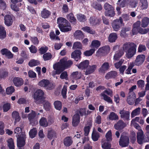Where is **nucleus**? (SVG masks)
Instances as JSON below:
<instances>
[{
  "mask_svg": "<svg viewBox=\"0 0 149 149\" xmlns=\"http://www.w3.org/2000/svg\"><path fill=\"white\" fill-rule=\"evenodd\" d=\"M136 45L132 42H126L123 45V50L126 53V55L128 58H132L136 53Z\"/></svg>",
  "mask_w": 149,
  "mask_h": 149,
  "instance_id": "obj_1",
  "label": "nucleus"
},
{
  "mask_svg": "<svg viewBox=\"0 0 149 149\" xmlns=\"http://www.w3.org/2000/svg\"><path fill=\"white\" fill-rule=\"evenodd\" d=\"M141 22L140 21H137L133 25L132 30L133 35H136L138 33L141 34L147 33L149 31L148 28L143 29L141 27Z\"/></svg>",
  "mask_w": 149,
  "mask_h": 149,
  "instance_id": "obj_2",
  "label": "nucleus"
},
{
  "mask_svg": "<svg viewBox=\"0 0 149 149\" xmlns=\"http://www.w3.org/2000/svg\"><path fill=\"white\" fill-rule=\"evenodd\" d=\"M53 68L55 70V74H59L65 70L62 59H61L59 62H57L53 65Z\"/></svg>",
  "mask_w": 149,
  "mask_h": 149,
  "instance_id": "obj_3",
  "label": "nucleus"
},
{
  "mask_svg": "<svg viewBox=\"0 0 149 149\" xmlns=\"http://www.w3.org/2000/svg\"><path fill=\"white\" fill-rule=\"evenodd\" d=\"M123 24L124 23L122 18L121 17H120L119 19H115L113 21L111 24V26L113 30L117 31L120 30Z\"/></svg>",
  "mask_w": 149,
  "mask_h": 149,
  "instance_id": "obj_4",
  "label": "nucleus"
},
{
  "mask_svg": "<svg viewBox=\"0 0 149 149\" xmlns=\"http://www.w3.org/2000/svg\"><path fill=\"white\" fill-rule=\"evenodd\" d=\"M18 136L17 137V146L19 148L23 147L25 144L26 140V135L25 132H23L21 133L20 135H17Z\"/></svg>",
  "mask_w": 149,
  "mask_h": 149,
  "instance_id": "obj_5",
  "label": "nucleus"
},
{
  "mask_svg": "<svg viewBox=\"0 0 149 149\" xmlns=\"http://www.w3.org/2000/svg\"><path fill=\"white\" fill-rule=\"evenodd\" d=\"M44 93L43 91L39 89L35 92L33 96L34 99L36 102L42 101L45 99Z\"/></svg>",
  "mask_w": 149,
  "mask_h": 149,
  "instance_id": "obj_6",
  "label": "nucleus"
},
{
  "mask_svg": "<svg viewBox=\"0 0 149 149\" xmlns=\"http://www.w3.org/2000/svg\"><path fill=\"white\" fill-rule=\"evenodd\" d=\"M129 143V139L127 136L121 135L119 141V145L122 147L128 146Z\"/></svg>",
  "mask_w": 149,
  "mask_h": 149,
  "instance_id": "obj_7",
  "label": "nucleus"
},
{
  "mask_svg": "<svg viewBox=\"0 0 149 149\" xmlns=\"http://www.w3.org/2000/svg\"><path fill=\"white\" fill-rule=\"evenodd\" d=\"M38 85L42 87H47V89L48 90L52 89V85L50 84L49 81L47 79H42L39 82Z\"/></svg>",
  "mask_w": 149,
  "mask_h": 149,
  "instance_id": "obj_8",
  "label": "nucleus"
},
{
  "mask_svg": "<svg viewBox=\"0 0 149 149\" xmlns=\"http://www.w3.org/2000/svg\"><path fill=\"white\" fill-rule=\"evenodd\" d=\"M57 23L59 28L65 26H68L70 23L65 19L62 17H59L57 19Z\"/></svg>",
  "mask_w": 149,
  "mask_h": 149,
  "instance_id": "obj_9",
  "label": "nucleus"
},
{
  "mask_svg": "<svg viewBox=\"0 0 149 149\" xmlns=\"http://www.w3.org/2000/svg\"><path fill=\"white\" fill-rule=\"evenodd\" d=\"M82 53L80 50L76 49L72 52L71 54V57L74 58L75 61H78L81 58Z\"/></svg>",
  "mask_w": 149,
  "mask_h": 149,
  "instance_id": "obj_10",
  "label": "nucleus"
},
{
  "mask_svg": "<svg viewBox=\"0 0 149 149\" xmlns=\"http://www.w3.org/2000/svg\"><path fill=\"white\" fill-rule=\"evenodd\" d=\"M119 113L122 119L125 121H128L130 120V112L128 111H126L124 109L120 111Z\"/></svg>",
  "mask_w": 149,
  "mask_h": 149,
  "instance_id": "obj_11",
  "label": "nucleus"
},
{
  "mask_svg": "<svg viewBox=\"0 0 149 149\" xmlns=\"http://www.w3.org/2000/svg\"><path fill=\"white\" fill-rule=\"evenodd\" d=\"M145 55L143 54L138 55L134 61V63L136 65L139 66L142 65L145 61Z\"/></svg>",
  "mask_w": 149,
  "mask_h": 149,
  "instance_id": "obj_12",
  "label": "nucleus"
},
{
  "mask_svg": "<svg viewBox=\"0 0 149 149\" xmlns=\"http://www.w3.org/2000/svg\"><path fill=\"white\" fill-rule=\"evenodd\" d=\"M36 115V112L32 110L31 112L28 114V119L30 122V124L33 125L35 124L34 118Z\"/></svg>",
  "mask_w": 149,
  "mask_h": 149,
  "instance_id": "obj_13",
  "label": "nucleus"
},
{
  "mask_svg": "<svg viewBox=\"0 0 149 149\" xmlns=\"http://www.w3.org/2000/svg\"><path fill=\"white\" fill-rule=\"evenodd\" d=\"M13 16L7 15L4 17V23L6 25L9 26L12 25L13 23Z\"/></svg>",
  "mask_w": 149,
  "mask_h": 149,
  "instance_id": "obj_14",
  "label": "nucleus"
},
{
  "mask_svg": "<svg viewBox=\"0 0 149 149\" xmlns=\"http://www.w3.org/2000/svg\"><path fill=\"white\" fill-rule=\"evenodd\" d=\"M1 52L3 55H5L8 59H11L13 57V54L7 49L3 48L1 50Z\"/></svg>",
  "mask_w": 149,
  "mask_h": 149,
  "instance_id": "obj_15",
  "label": "nucleus"
},
{
  "mask_svg": "<svg viewBox=\"0 0 149 149\" xmlns=\"http://www.w3.org/2000/svg\"><path fill=\"white\" fill-rule=\"evenodd\" d=\"M126 126V124L122 120H119L114 125V128L116 130H121Z\"/></svg>",
  "mask_w": 149,
  "mask_h": 149,
  "instance_id": "obj_16",
  "label": "nucleus"
},
{
  "mask_svg": "<svg viewBox=\"0 0 149 149\" xmlns=\"http://www.w3.org/2000/svg\"><path fill=\"white\" fill-rule=\"evenodd\" d=\"M137 140L138 143L139 144H141L144 139V133L142 130H140L137 132Z\"/></svg>",
  "mask_w": 149,
  "mask_h": 149,
  "instance_id": "obj_17",
  "label": "nucleus"
},
{
  "mask_svg": "<svg viewBox=\"0 0 149 149\" xmlns=\"http://www.w3.org/2000/svg\"><path fill=\"white\" fill-rule=\"evenodd\" d=\"M89 63V61L86 60L81 62L79 64H77L76 65L77 67L78 68L84 70L86 69L88 66Z\"/></svg>",
  "mask_w": 149,
  "mask_h": 149,
  "instance_id": "obj_18",
  "label": "nucleus"
},
{
  "mask_svg": "<svg viewBox=\"0 0 149 149\" xmlns=\"http://www.w3.org/2000/svg\"><path fill=\"white\" fill-rule=\"evenodd\" d=\"M51 13L50 11L47 10L46 8H44L41 11L40 15L42 18L47 19L50 16Z\"/></svg>",
  "mask_w": 149,
  "mask_h": 149,
  "instance_id": "obj_19",
  "label": "nucleus"
},
{
  "mask_svg": "<svg viewBox=\"0 0 149 149\" xmlns=\"http://www.w3.org/2000/svg\"><path fill=\"white\" fill-rule=\"evenodd\" d=\"M97 68V65H94L91 66H88L86 69V71L85 72V74L88 75L93 72Z\"/></svg>",
  "mask_w": 149,
  "mask_h": 149,
  "instance_id": "obj_20",
  "label": "nucleus"
},
{
  "mask_svg": "<svg viewBox=\"0 0 149 149\" xmlns=\"http://www.w3.org/2000/svg\"><path fill=\"white\" fill-rule=\"evenodd\" d=\"M80 116H78L74 114L72 117V124L73 127H76L78 126L80 121Z\"/></svg>",
  "mask_w": 149,
  "mask_h": 149,
  "instance_id": "obj_21",
  "label": "nucleus"
},
{
  "mask_svg": "<svg viewBox=\"0 0 149 149\" xmlns=\"http://www.w3.org/2000/svg\"><path fill=\"white\" fill-rule=\"evenodd\" d=\"M13 83L16 86H20L22 85L24 83L22 78L19 77H15L13 79Z\"/></svg>",
  "mask_w": 149,
  "mask_h": 149,
  "instance_id": "obj_22",
  "label": "nucleus"
},
{
  "mask_svg": "<svg viewBox=\"0 0 149 149\" xmlns=\"http://www.w3.org/2000/svg\"><path fill=\"white\" fill-rule=\"evenodd\" d=\"M86 111L85 108H81L77 109L75 112V115L78 116H82L86 115Z\"/></svg>",
  "mask_w": 149,
  "mask_h": 149,
  "instance_id": "obj_23",
  "label": "nucleus"
},
{
  "mask_svg": "<svg viewBox=\"0 0 149 149\" xmlns=\"http://www.w3.org/2000/svg\"><path fill=\"white\" fill-rule=\"evenodd\" d=\"M74 36L76 39L79 40L83 39L84 37L83 32L80 30L76 31L74 33Z\"/></svg>",
  "mask_w": 149,
  "mask_h": 149,
  "instance_id": "obj_24",
  "label": "nucleus"
},
{
  "mask_svg": "<svg viewBox=\"0 0 149 149\" xmlns=\"http://www.w3.org/2000/svg\"><path fill=\"white\" fill-rule=\"evenodd\" d=\"M73 141L71 136H67L63 140L64 145L67 147H69L72 144Z\"/></svg>",
  "mask_w": 149,
  "mask_h": 149,
  "instance_id": "obj_25",
  "label": "nucleus"
},
{
  "mask_svg": "<svg viewBox=\"0 0 149 149\" xmlns=\"http://www.w3.org/2000/svg\"><path fill=\"white\" fill-rule=\"evenodd\" d=\"M47 137L50 140L56 138V133L54 130H51L48 131Z\"/></svg>",
  "mask_w": 149,
  "mask_h": 149,
  "instance_id": "obj_26",
  "label": "nucleus"
},
{
  "mask_svg": "<svg viewBox=\"0 0 149 149\" xmlns=\"http://www.w3.org/2000/svg\"><path fill=\"white\" fill-rule=\"evenodd\" d=\"M12 117L15 119V124L17 122L19 121L20 120V117L19 115V113L18 112L16 111H13L12 113Z\"/></svg>",
  "mask_w": 149,
  "mask_h": 149,
  "instance_id": "obj_27",
  "label": "nucleus"
},
{
  "mask_svg": "<svg viewBox=\"0 0 149 149\" xmlns=\"http://www.w3.org/2000/svg\"><path fill=\"white\" fill-rule=\"evenodd\" d=\"M109 67V65L108 62H105L102 64L101 68L99 69V71L101 73H105Z\"/></svg>",
  "mask_w": 149,
  "mask_h": 149,
  "instance_id": "obj_28",
  "label": "nucleus"
},
{
  "mask_svg": "<svg viewBox=\"0 0 149 149\" xmlns=\"http://www.w3.org/2000/svg\"><path fill=\"white\" fill-rule=\"evenodd\" d=\"M89 20L91 24L93 26L97 25L99 24V19L95 17H91Z\"/></svg>",
  "mask_w": 149,
  "mask_h": 149,
  "instance_id": "obj_29",
  "label": "nucleus"
},
{
  "mask_svg": "<svg viewBox=\"0 0 149 149\" xmlns=\"http://www.w3.org/2000/svg\"><path fill=\"white\" fill-rule=\"evenodd\" d=\"M117 72L115 71H111L107 74L105 78L107 79L111 78H115L117 75Z\"/></svg>",
  "mask_w": 149,
  "mask_h": 149,
  "instance_id": "obj_30",
  "label": "nucleus"
},
{
  "mask_svg": "<svg viewBox=\"0 0 149 149\" xmlns=\"http://www.w3.org/2000/svg\"><path fill=\"white\" fill-rule=\"evenodd\" d=\"M81 29L84 31L86 32L91 34H94L95 33V31L88 26H85L82 27Z\"/></svg>",
  "mask_w": 149,
  "mask_h": 149,
  "instance_id": "obj_31",
  "label": "nucleus"
},
{
  "mask_svg": "<svg viewBox=\"0 0 149 149\" xmlns=\"http://www.w3.org/2000/svg\"><path fill=\"white\" fill-rule=\"evenodd\" d=\"M6 33L5 28L0 25V39L3 40L6 38Z\"/></svg>",
  "mask_w": 149,
  "mask_h": 149,
  "instance_id": "obj_32",
  "label": "nucleus"
},
{
  "mask_svg": "<svg viewBox=\"0 0 149 149\" xmlns=\"http://www.w3.org/2000/svg\"><path fill=\"white\" fill-rule=\"evenodd\" d=\"M67 18L72 24H76V19L73 13H70L68 15Z\"/></svg>",
  "mask_w": 149,
  "mask_h": 149,
  "instance_id": "obj_33",
  "label": "nucleus"
},
{
  "mask_svg": "<svg viewBox=\"0 0 149 149\" xmlns=\"http://www.w3.org/2000/svg\"><path fill=\"white\" fill-rule=\"evenodd\" d=\"M130 28L128 26H126L123 28L120 31V36L122 37L125 38L127 36L126 32L130 31Z\"/></svg>",
  "mask_w": 149,
  "mask_h": 149,
  "instance_id": "obj_34",
  "label": "nucleus"
},
{
  "mask_svg": "<svg viewBox=\"0 0 149 149\" xmlns=\"http://www.w3.org/2000/svg\"><path fill=\"white\" fill-rule=\"evenodd\" d=\"M107 119L108 120L109 119V120H118L119 118L116 114L113 112H111L110 113L108 117L107 118Z\"/></svg>",
  "mask_w": 149,
  "mask_h": 149,
  "instance_id": "obj_35",
  "label": "nucleus"
},
{
  "mask_svg": "<svg viewBox=\"0 0 149 149\" xmlns=\"http://www.w3.org/2000/svg\"><path fill=\"white\" fill-rule=\"evenodd\" d=\"M139 5L142 10L146 9L148 7L147 0H140Z\"/></svg>",
  "mask_w": 149,
  "mask_h": 149,
  "instance_id": "obj_36",
  "label": "nucleus"
},
{
  "mask_svg": "<svg viewBox=\"0 0 149 149\" xmlns=\"http://www.w3.org/2000/svg\"><path fill=\"white\" fill-rule=\"evenodd\" d=\"M101 45L100 42L98 40H93L91 43L90 47L92 48L97 49Z\"/></svg>",
  "mask_w": 149,
  "mask_h": 149,
  "instance_id": "obj_37",
  "label": "nucleus"
},
{
  "mask_svg": "<svg viewBox=\"0 0 149 149\" xmlns=\"http://www.w3.org/2000/svg\"><path fill=\"white\" fill-rule=\"evenodd\" d=\"M87 125L85 126L84 128V135L85 136L88 135L90 132V129L92 126V124L90 122L88 123Z\"/></svg>",
  "mask_w": 149,
  "mask_h": 149,
  "instance_id": "obj_38",
  "label": "nucleus"
},
{
  "mask_svg": "<svg viewBox=\"0 0 149 149\" xmlns=\"http://www.w3.org/2000/svg\"><path fill=\"white\" fill-rule=\"evenodd\" d=\"M149 24V18L145 17H144L141 20V26L143 28H145L148 26Z\"/></svg>",
  "mask_w": 149,
  "mask_h": 149,
  "instance_id": "obj_39",
  "label": "nucleus"
},
{
  "mask_svg": "<svg viewBox=\"0 0 149 149\" xmlns=\"http://www.w3.org/2000/svg\"><path fill=\"white\" fill-rule=\"evenodd\" d=\"M117 36L116 33H111L110 34L109 37V40L110 42H115L117 38Z\"/></svg>",
  "mask_w": 149,
  "mask_h": 149,
  "instance_id": "obj_40",
  "label": "nucleus"
},
{
  "mask_svg": "<svg viewBox=\"0 0 149 149\" xmlns=\"http://www.w3.org/2000/svg\"><path fill=\"white\" fill-rule=\"evenodd\" d=\"M37 133V130L36 128L34 127L31 129L29 132V135L30 137L33 139L36 136Z\"/></svg>",
  "mask_w": 149,
  "mask_h": 149,
  "instance_id": "obj_41",
  "label": "nucleus"
},
{
  "mask_svg": "<svg viewBox=\"0 0 149 149\" xmlns=\"http://www.w3.org/2000/svg\"><path fill=\"white\" fill-rule=\"evenodd\" d=\"M40 64V61L37 60L32 59L30 60L29 63V65L30 67L37 66Z\"/></svg>",
  "mask_w": 149,
  "mask_h": 149,
  "instance_id": "obj_42",
  "label": "nucleus"
},
{
  "mask_svg": "<svg viewBox=\"0 0 149 149\" xmlns=\"http://www.w3.org/2000/svg\"><path fill=\"white\" fill-rule=\"evenodd\" d=\"M39 124L41 126L44 127H47L48 125L46 118L44 117L41 118L40 120Z\"/></svg>",
  "mask_w": 149,
  "mask_h": 149,
  "instance_id": "obj_43",
  "label": "nucleus"
},
{
  "mask_svg": "<svg viewBox=\"0 0 149 149\" xmlns=\"http://www.w3.org/2000/svg\"><path fill=\"white\" fill-rule=\"evenodd\" d=\"M136 95L134 92L132 93V95H128L127 101L128 103L130 105H132L134 104V102L132 98L135 97Z\"/></svg>",
  "mask_w": 149,
  "mask_h": 149,
  "instance_id": "obj_44",
  "label": "nucleus"
},
{
  "mask_svg": "<svg viewBox=\"0 0 149 149\" xmlns=\"http://www.w3.org/2000/svg\"><path fill=\"white\" fill-rule=\"evenodd\" d=\"M62 59L65 69L70 67L73 63V62L70 60L66 61L64 59Z\"/></svg>",
  "mask_w": 149,
  "mask_h": 149,
  "instance_id": "obj_45",
  "label": "nucleus"
},
{
  "mask_svg": "<svg viewBox=\"0 0 149 149\" xmlns=\"http://www.w3.org/2000/svg\"><path fill=\"white\" fill-rule=\"evenodd\" d=\"M8 72L5 70H0V79L5 78L8 77Z\"/></svg>",
  "mask_w": 149,
  "mask_h": 149,
  "instance_id": "obj_46",
  "label": "nucleus"
},
{
  "mask_svg": "<svg viewBox=\"0 0 149 149\" xmlns=\"http://www.w3.org/2000/svg\"><path fill=\"white\" fill-rule=\"evenodd\" d=\"M54 104L55 108L59 111L61 110L62 108V103L58 100H56L54 101Z\"/></svg>",
  "mask_w": 149,
  "mask_h": 149,
  "instance_id": "obj_47",
  "label": "nucleus"
},
{
  "mask_svg": "<svg viewBox=\"0 0 149 149\" xmlns=\"http://www.w3.org/2000/svg\"><path fill=\"white\" fill-rule=\"evenodd\" d=\"M141 108L139 107L133 110L131 114V117L133 118L135 116L139 115L140 113Z\"/></svg>",
  "mask_w": 149,
  "mask_h": 149,
  "instance_id": "obj_48",
  "label": "nucleus"
},
{
  "mask_svg": "<svg viewBox=\"0 0 149 149\" xmlns=\"http://www.w3.org/2000/svg\"><path fill=\"white\" fill-rule=\"evenodd\" d=\"M138 4L137 0H128V4L132 8H135Z\"/></svg>",
  "mask_w": 149,
  "mask_h": 149,
  "instance_id": "obj_49",
  "label": "nucleus"
},
{
  "mask_svg": "<svg viewBox=\"0 0 149 149\" xmlns=\"http://www.w3.org/2000/svg\"><path fill=\"white\" fill-rule=\"evenodd\" d=\"M100 95L101 96L103 97V99L105 101L109 103L112 104V100L110 97H109L103 93H101Z\"/></svg>",
  "mask_w": 149,
  "mask_h": 149,
  "instance_id": "obj_50",
  "label": "nucleus"
},
{
  "mask_svg": "<svg viewBox=\"0 0 149 149\" xmlns=\"http://www.w3.org/2000/svg\"><path fill=\"white\" fill-rule=\"evenodd\" d=\"M51 106L50 103L47 100H45L43 104V107L47 111L50 110Z\"/></svg>",
  "mask_w": 149,
  "mask_h": 149,
  "instance_id": "obj_51",
  "label": "nucleus"
},
{
  "mask_svg": "<svg viewBox=\"0 0 149 149\" xmlns=\"http://www.w3.org/2000/svg\"><path fill=\"white\" fill-rule=\"evenodd\" d=\"M73 49H82V46L81 43L79 42H74L72 47Z\"/></svg>",
  "mask_w": 149,
  "mask_h": 149,
  "instance_id": "obj_52",
  "label": "nucleus"
},
{
  "mask_svg": "<svg viewBox=\"0 0 149 149\" xmlns=\"http://www.w3.org/2000/svg\"><path fill=\"white\" fill-rule=\"evenodd\" d=\"M115 15L114 10H112V11L109 10H105V15L106 16H108L111 17H114Z\"/></svg>",
  "mask_w": 149,
  "mask_h": 149,
  "instance_id": "obj_53",
  "label": "nucleus"
},
{
  "mask_svg": "<svg viewBox=\"0 0 149 149\" xmlns=\"http://www.w3.org/2000/svg\"><path fill=\"white\" fill-rule=\"evenodd\" d=\"M43 58L44 61L50 60L52 58V55L49 52L46 53L43 55Z\"/></svg>",
  "mask_w": 149,
  "mask_h": 149,
  "instance_id": "obj_54",
  "label": "nucleus"
},
{
  "mask_svg": "<svg viewBox=\"0 0 149 149\" xmlns=\"http://www.w3.org/2000/svg\"><path fill=\"white\" fill-rule=\"evenodd\" d=\"M77 19L80 22H84L86 20V16L82 14H79L77 15Z\"/></svg>",
  "mask_w": 149,
  "mask_h": 149,
  "instance_id": "obj_55",
  "label": "nucleus"
},
{
  "mask_svg": "<svg viewBox=\"0 0 149 149\" xmlns=\"http://www.w3.org/2000/svg\"><path fill=\"white\" fill-rule=\"evenodd\" d=\"M105 137L108 141H111L112 140V134L111 131L109 130L105 135Z\"/></svg>",
  "mask_w": 149,
  "mask_h": 149,
  "instance_id": "obj_56",
  "label": "nucleus"
},
{
  "mask_svg": "<svg viewBox=\"0 0 149 149\" xmlns=\"http://www.w3.org/2000/svg\"><path fill=\"white\" fill-rule=\"evenodd\" d=\"M92 6L93 8L99 10H100L102 9L101 4L96 2H93L92 3Z\"/></svg>",
  "mask_w": 149,
  "mask_h": 149,
  "instance_id": "obj_57",
  "label": "nucleus"
},
{
  "mask_svg": "<svg viewBox=\"0 0 149 149\" xmlns=\"http://www.w3.org/2000/svg\"><path fill=\"white\" fill-rule=\"evenodd\" d=\"M95 49L92 48L89 50H86L84 52V54L85 56H88L92 55L95 52Z\"/></svg>",
  "mask_w": 149,
  "mask_h": 149,
  "instance_id": "obj_58",
  "label": "nucleus"
},
{
  "mask_svg": "<svg viewBox=\"0 0 149 149\" xmlns=\"http://www.w3.org/2000/svg\"><path fill=\"white\" fill-rule=\"evenodd\" d=\"M134 66V64L133 62H131L129 64H128V67L125 73L127 74H131V70Z\"/></svg>",
  "mask_w": 149,
  "mask_h": 149,
  "instance_id": "obj_59",
  "label": "nucleus"
},
{
  "mask_svg": "<svg viewBox=\"0 0 149 149\" xmlns=\"http://www.w3.org/2000/svg\"><path fill=\"white\" fill-rule=\"evenodd\" d=\"M48 49V48L47 46H42L39 49L38 51L40 54H44L46 53Z\"/></svg>",
  "mask_w": 149,
  "mask_h": 149,
  "instance_id": "obj_60",
  "label": "nucleus"
},
{
  "mask_svg": "<svg viewBox=\"0 0 149 149\" xmlns=\"http://www.w3.org/2000/svg\"><path fill=\"white\" fill-rule=\"evenodd\" d=\"M59 29L61 32H64L70 31L72 29L71 26L69 25L68 26H65Z\"/></svg>",
  "mask_w": 149,
  "mask_h": 149,
  "instance_id": "obj_61",
  "label": "nucleus"
},
{
  "mask_svg": "<svg viewBox=\"0 0 149 149\" xmlns=\"http://www.w3.org/2000/svg\"><path fill=\"white\" fill-rule=\"evenodd\" d=\"M30 40L33 43L36 45H37L39 43V40L37 37H30Z\"/></svg>",
  "mask_w": 149,
  "mask_h": 149,
  "instance_id": "obj_62",
  "label": "nucleus"
},
{
  "mask_svg": "<svg viewBox=\"0 0 149 149\" xmlns=\"http://www.w3.org/2000/svg\"><path fill=\"white\" fill-rule=\"evenodd\" d=\"M100 137L99 134L97 132H93L92 134V138L93 140L95 141H97Z\"/></svg>",
  "mask_w": 149,
  "mask_h": 149,
  "instance_id": "obj_63",
  "label": "nucleus"
},
{
  "mask_svg": "<svg viewBox=\"0 0 149 149\" xmlns=\"http://www.w3.org/2000/svg\"><path fill=\"white\" fill-rule=\"evenodd\" d=\"M111 145L109 142H105L102 144V147L103 149H110Z\"/></svg>",
  "mask_w": 149,
  "mask_h": 149,
  "instance_id": "obj_64",
  "label": "nucleus"
}]
</instances>
